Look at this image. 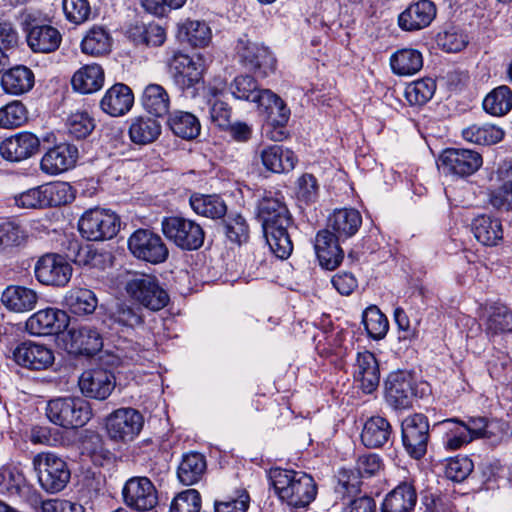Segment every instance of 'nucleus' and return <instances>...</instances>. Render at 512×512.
<instances>
[{
  "mask_svg": "<svg viewBox=\"0 0 512 512\" xmlns=\"http://www.w3.org/2000/svg\"><path fill=\"white\" fill-rule=\"evenodd\" d=\"M257 219L271 251L280 259H287L293 250L288 233L292 217L286 204L277 196L265 195L257 204Z\"/></svg>",
  "mask_w": 512,
  "mask_h": 512,
  "instance_id": "f257e3e1",
  "label": "nucleus"
},
{
  "mask_svg": "<svg viewBox=\"0 0 512 512\" xmlns=\"http://www.w3.org/2000/svg\"><path fill=\"white\" fill-rule=\"evenodd\" d=\"M269 479L278 497L290 506L305 507L316 497V483L305 472L273 468Z\"/></svg>",
  "mask_w": 512,
  "mask_h": 512,
  "instance_id": "f03ea898",
  "label": "nucleus"
},
{
  "mask_svg": "<svg viewBox=\"0 0 512 512\" xmlns=\"http://www.w3.org/2000/svg\"><path fill=\"white\" fill-rule=\"evenodd\" d=\"M48 420L65 429L85 426L92 417L90 403L80 397H57L46 405Z\"/></svg>",
  "mask_w": 512,
  "mask_h": 512,
  "instance_id": "7ed1b4c3",
  "label": "nucleus"
},
{
  "mask_svg": "<svg viewBox=\"0 0 512 512\" xmlns=\"http://www.w3.org/2000/svg\"><path fill=\"white\" fill-rule=\"evenodd\" d=\"M33 466L40 486L48 493L62 491L70 480L67 463L54 453H38L33 458Z\"/></svg>",
  "mask_w": 512,
  "mask_h": 512,
  "instance_id": "20e7f679",
  "label": "nucleus"
},
{
  "mask_svg": "<svg viewBox=\"0 0 512 512\" xmlns=\"http://www.w3.org/2000/svg\"><path fill=\"white\" fill-rule=\"evenodd\" d=\"M79 232L89 241L112 239L120 229V219L111 210L91 208L78 221Z\"/></svg>",
  "mask_w": 512,
  "mask_h": 512,
  "instance_id": "39448f33",
  "label": "nucleus"
},
{
  "mask_svg": "<svg viewBox=\"0 0 512 512\" xmlns=\"http://www.w3.org/2000/svg\"><path fill=\"white\" fill-rule=\"evenodd\" d=\"M125 290L133 300L152 311L161 310L169 302L168 293L152 275H132L125 283Z\"/></svg>",
  "mask_w": 512,
  "mask_h": 512,
  "instance_id": "423d86ee",
  "label": "nucleus"
},
{
  "mask_svg": "<svg viewBox=\"0 0 512 512\" xmlns=\"http://www.w3.org/2000/svg\"><path fill=\"white\" fill-rule=\"evenodd\" d=\"M162 232L167 239L183 250L199 249L205 232L197 222L183 217H168L162 221Z\"/></svg>",
  "mask_w": 512,
  "mask_h": 512,
  "instance_id": "0eeeda50",
  "label": "nucleus"
},
{
  "mask_svg": "<svg viewBox=\"0 0 512 512\" xmlns=\"http://www.w3.org/2000/svg\"><path fill=\"white\" fill-rule=\"evenodd\" d=\"M169 69L174 84L194 97L202 80L203 68L200 59L194 60L186 54L175 52L169 61Z\"/></svg>",
  "mask_w": 512,
  "mask_h": 512,
  "instance_id": "6e6552de",
  "label": "nucleus"
},
{
  "mask_svg": "<svg viewBox=\"0 0 512 512\" xmlns=\"http://www.w3.org/2000/svg\"><path fill=\"white\" fill-rule=\"evenodd\" d=\"M128 249L137 259L159 264L168 257V248L162 238L148 229H138L128 238Z\"/></svg>",
  "mask_w": 512,
  "mask_h": 512,
  "instance_id": "1a4fd4ad",
  "label": "nucleus"
},
{
  "mask_svg": "<svg viewBox=\"0 0 512 512\" xmlns=\"http://www.w3.org/2000/svg\"><path fill=\"white\" fill-rule=\"evenodd\" d=\"M72 266L57 253H47L35 263L34 274L37 281L46 286L64 287L72 277Z\"/></svg>",
  "mask_w": 512,
  "mask_h": 512,
  "instance_id": "9d476101",
  "label": "nucleus"
},
{
  "mask_svg": "<svg viewBox=\"0 0 512 512\" xmlns=\"http://www.w3.org/2000/svg\"><path fill=\"white\" fill-rule=\"evenodd\" d=\"M144 419L133 408H120L106 418V430L114 441L128 442L134 440L143 428Z\"/></svg>",
  "mask_w": 512,
  "mask_h": 512,
  "instance_id": "9b49d317",
  "label": "nucleus"
},
{
  "mask_svg": "<svg viewBox=\"0 0 512 512\" xmlns=\"http://www.w3.org/2000/svg\"><path fill=\"white\" fill-rule=\"evenodd\" d=\"M235 50L240 61L259 75L266 77L275 70L276 60L270 50L246 35L238 39Z\"/></svg>",
  "mask_w": 512,
  "mask_h": 512,
  "instance_id": "f8f14e48",
  "label": "nucleus"
},
{
  "mask_svg": "<svg viewBox=\"0 0 512 512\" xmlns=\"http://www.w3.org/2000/svg\"><path fill=\"white\" fill-rule=\"evenodd\" d=\"M126 506L137 511H150L158 504V493L152 481L145 476L129 478L122 489Z\"/></svg>",
  "mask_w": 512,
  "mask_h": 512,
  "instance_id": "ddd939ff",
  "label": "nucleus"
},
{
  "mask_svg": "<svg viewBox=\"0 0 512 512\" xmlns=\"http://www.w3.org/2000/svg\"><path fill=\"white\" fill-rule=\"evenodd\" d=\"M429 423L423 414L408 416L402 422V442L407 453L420 459L427 451Z\"/></svg>",
  "mask_w": 512,
  "mask_h": 512,
  "instance_id": "4468645a",
  "label": "nucleus"
},
{
  "mask_svg": "<svg viewBox=\"0 0 512 512\" xmlns=\"http://www.w3.org/2000/svg\"><path fill=\"white\" fill-rule=\"evenodd\" d=\"M69 324L68 314L58 308L47 307L32 314L26 321V330L35 336L56 335Z\"/></svg>",
  "mask_w": 512,
  "mask_h": 512,
  "instance_id": "2eb2a0df",
  "label": "nucleus"
},
{
  "mask_svg": "<svg viewBox=\"0 0 512 512\" xmlns=\"http://www.w3.org/2000/svg\"><path fill=\"white\" fill-rule=\"evenodd\" d=\"M489 203L500 211L512 210V161H503L491 174Z\"/></svg>",
  "mask_w": 512,
  "mask_h": 512,
  "instance_id": "dca6fc26",
  "label": "nucleus"
},
{
  "mask_svg": "<svg viewBox=\"0 0 512 512\" xmlns=\"http://www.w3.org/2000/svg\"><path fill=\"white\" fill-rule=\"evenodd\" d=\"M444 173L460 177L474 174L482 165V156L469 149H446L440 156Z\"/></svg>",
  "mask_w": 512,
  "mask_h": 512,
  "instance_id": "f3484780",
  "label": "nucleus"
},
{
  "mask_svg": "<svg viewBox=\"0 0 512 512\" xmlns=\"http://www.w3.org/2000/svg\"><path fill=\"white\" fill-rule=\"evenodd\" d=\"M14 361L24 368L41 371L54 363V353L46 345L33 341H24L13 350Z\"/></svg>",
  "mask_w": 512,
  "mask_h": 512,
  "instance_id": "a211bd4d",
  "label": "nucleus"
},
{
  "mask_svg": "<svg viewBox=\"0 0 512 512\" xmlns=\"http://www.w3.org/2000/svg\"><path fill=\"white\" fill-rule=\"evenodd\" d=\"M115 384L114 375L102 368L85 370L78 380L82 395L96 400L107 399L114 390Z\"/></svg>",
  "mask_w": 512,
  "mask_h": 512,
  "instance_id": "6ab92c4d",
  "label": "nucleus"
},
{
  "mask_svg": "<svg viewBox=\"0 0 512 512\" xmlns=\"http://www.w3.org/2000/svg\"><path fill=\"white\" fill-rule=\"evenodd\" d=\"M444 424L454 423L461 426V429L467 431L471 436V441L478 438H484L491 444H499L505 437L506 430L504 424L497 420H488L484 417H471L467 422L457 418L446 419Z\"/></svg>",
  "mask_w": 512,
  "mask_h": 512,
  "instance_id": "aec40b11",
  "label": "nucleus"
},
{
  "mask_svg": "<svg viewBox=\"0 0 512 512\" xmlns=\"http://www.w3.org/2000/svg\"><path fill=\"white\" fill-rule=\"evenodd\" d=\"M387 403L396 410L408 409L412 406L415 389L410 376L398 372L391 373L385 383Z\"/></svg>",
  "mask_w": 512,
  "mask_h": 512,
  "instance_id": "412c9836",
  "label": "nucleus"
},
{
  "mask_svg": "<svg viewBox=\"0 0 512 512\" xmlns=\"http://www.w3.org/2000/svg\"><path fill=\"white\" fill-rule=\"evenodd\" d=\"M66 349L70 353L94 355L101 350L103 341L100 333L90 326L73 327L64 337Z\"/></svg>",
  "mask_w": 512,
  "mask_h": 512,
  "instance_id": "4be33fe9",
  "label": "nucleus"
},
{
  "mask_svg": "<svg viewBox=\"0 0 512 512\" xmlns=\"http://www.w3.org/2000/svg\"><path fill=\"white\" fill-rule=\"evenodd\" d=\"M40 140L30 132H20L3 140L0 144L1 156L12 162L30 158L39 151Z\"/></svg>",
  "mask_w": 512,
  "mask_h": 512,
  "instance_id": "5701e85b",
  "label": "nucleus"
},
{
  "mask_svg": "<svg viewBox=\"0 0 512 512\" xmlns=\"http://www.w3.org/2000/svg\"><path fill=\"white\" fill-rule=\"evenodd\" d=\"M353 378L366 394L374 392L380 383L379 363L370 351L358 352L353 364Z\"/></svg>",
  "mask_w": 512,
  "mask_h": 512,
  "instance_id": "b1692460",
  "label": "nucleus"
},
{
  "mask_svg": "<svg viewBox=\"0 0 512 512\" xmlns=\"http://www.w3.org/2000/svg\"><path fill=\"white\" fill-rule=\"evenodd\" d=\"M78 158V148L69 143H61L50 148L42 157L41 170L49 175H58L74 167Z\"/></svg>",
  "mask_w": 512,
  "mask_h": 512,
  "instance_id": "393cba45",
  "label": "nucleus"
},
{
  "mask_svg": "<svg viewBox=\"0 0 512 512\" xmlns=\"http://www.w3.org/2000/svg\"><path fill=\"white\" fill-rule=\"evenodd\" d=\"M338 237L330 231L323 229L315 238V251L320 265L327 270H334L343 260V250L339 245Z\"/></svg>",
  "mask_w": 512,
  "mask_h": 512,
  "instance_id": "a878e982",
  "label": "nucleus"
},
{
  "mask_svg": "<svg viewBox=\"0 0 512 512\" xmlns=\"http://www.w3.org/2000/svg\"><path fill=\"white\" fill-rule=\"evenodd\" d=\"M436 16V6L430 0L410 4L398 17V24L406 31H416L430 25Z\"/></svg>",
  "mask_w": 512,
  "mask_h": 512,
  "instance_id": "bb28decb",
  "label": "nucleus"
},
{
  "mask_svg": "<svg viewBox=\"0 0 512 512\" xmlns=\"http://www.w3.org/2000/svg\"><path fill=\"white\" fill-rule=\"evenodd\" d=\"M38 300L37 291L22 285H9L1 294L2 305L13 313H26L33 310Z\"/></svg>",
  "mask_w": 512,
  "mask_h": 512,
  "instance_id": "cd10ccee",
  "label": "nucleus"
},
{
  "mask_svg": "<svg viewBox=\"0 0 512 512\" xmlns=\"http://www.w3.org/2000/svg\"><path fill=\"white\" fill-rule=\"evenodd\" d=\"M417 499L413 482H401L385 496L381 512H413Z\"/></svg>",
  "mask_w": 512,
  "mask_h": 512,
  "instance_id": "c85d7f7f",
  "label": "nucleus"
},
{
  "mask_svg": "<svg viewBox=\"0 0 512 512\" xmlns=\"http://www.w3.org/2000/svg\"><path fill=\"white\" fill-rule=\"evenodd\" d=\"M134 95L132 90L123 83L114 84L101 99L100 107L106 114L119 117L132 108Z\"/></svg>",
  "mask_w": 512,
  "mask_h": 512,
  "instance_id": "c756f323",
  "label": "nucleus"
},
{
  "mask_svg": "<svg viewBox=\"0 0 512 512\" xmlns=\"http://www.w3.org/2000/svg\"><path fill=\"white\" fill-rule=\"evenodd\" d=\"M362 224L360 212L354 208L335 209L328 217L326 229L338 239L346 240L357 233Z\"/></svg>",
  "mask_w": 512,
  "mask_h": 512,
  "instance_id": "7c9ffc66",
  "label": "nucleus"
},
{
  "mask_svg": "<svg viewBox=\"0 0 512 512\" xmlns=\"http://www.w3.org/2000/svg\"><path fill=\"white\" fill-rule=\"evenodd\" d=\"M260 158L264 167L273 173H288L298 161L291 149L276 144L262 149Z\"/></svg>",
  "mask_w": 512,
  "mask_h": 512,
  "instance_id": "2f4dec72",
  "label": "nucleus"
},
{
  "mask_svg": "<svg viewBox=\"0 0 512 512\" xmlns=\"http://www.w3.org/2000/svg\"><path fill=\"white\" fill-rule=\"evenodd\" d=\"M34 73L24 65L6 70L1 76V87L5 93L19 96L29 92L34 86Z\"/></svg>",
  "mask_w": 512,
  "mask_h": 512,
  "instance_id": "473e14b6",
  "label": "nucleus"
},
{
  "mask_svg": "<svg viewBox=\"0 0 512 512\" xmlns=\"http://www.w3.org/2000/svg\"><path fill=\"white\" fill-rule=\"evenodd\" d=\"M62 41L60 32L50 25L33 26L27 35V43L34 52L50 53L56 51Z\"/></svg>",
  "mask_w": 512,
  "mask_h": 512,
  "instance_id": "72a5a7b5",
  "label": "nucleus"
},
{
  "mask_svg": "<svg viewBox=\"0 0 512 512\" xmlns=\"http://www.w3.org/2000/svg\"><path fill=\"white\" fill-rule=\"evenodd\" d=\"M392 427L381 416H372L364 424L361 432V441L368 448H380L390 438Z\"/></svg>",
  "mask_w": 512,
  "mask_h": 512,
  "instance_id": "f704fd0d",
  "label": "nucleus"
},
{
  "mask_svg": "<svg viewBox=\"0 0 512 512\" xmlns=\"http://www.w3.org/2000/svg\"><path fill=\"white\" fill-rule=\"evenodd\" d=\"M472 232L475 238L486 246H496L503 239L501 221L489 215L476 217L472 222Z\"/></svg>",
  "mask_w": 512,
  "mask_h": 512,
  "instance_id": "c9c22d12",
  "label": "nucleus"
},
{
  "mask_svg": "<svg viewBox=\"0 0 512 512\" xmlns=\"http://www.w3.org/2000/svg\"><path fill=\"white\" fill-rule=\"evenodd\" d=\"M75 91L90 94L100 90L104 83V71L98 64L85 65L76 71L72 77Z\"/></svg>",
  "mask_w": 512,
  "mask_h": 512,
  "instance_id": "e433bc0d",
  "label": "nucleus"
},
{
  "mask_svg": "<svg viewBox=\"0 0 512 512\" xmlns=\"http://www.w3.org/2000/svg\"><path fill=\"white\" fill-rule=\"evenodd\" d=\"M144 109L155 117L165 116L170 109V97L166 89L156 83L147 85L141 97Z\"/></svg>",
  "mask_w": 512,
  "mask_h": 512,
  "instance_id": "4c0bfd02",
  "label": "nucleus"
},
{
  "mask_svg": "<svg viewBox=\"0 0 512 512\" xmlns=\"http://www.w3.org/2000/svg\"><path fill=\"white\" fill-rule=\"evenodd\" d=\"M64 302L69 311L75 315L92 314L98 305L95 293L86 288H72L65 294Z\"/></svg>",
  "mask_w": 512,
  "mask_h": 512,
  "instance_id": "58836bf2",
  "label": "nucleus"
},
{
  "mask_svg": "<svg viewBox=\"0 0 512 512\" xmlns=\"http://www.w3.org/2000/svg\"><path fill=\"white\" fill-rule=\"evenodd\" d=\"M392 71L399 76H412L423 67L422 54L411 48L396 51L390 58Z\"/></svg>",
  "mask_w": 512,
  "mask_h": 512,
  "instance_id": "ea45409f",
  "label": "nucleus"
},
{
  "mask_svg": "<svg viewBox=\"0 0 512 512\" xmlns=\"http://www.w3.org/2000/svg\"><path fill=\"white\" fill-rule=\"evenodd\" d=\"M207 464L205 457L196 452L183 456L177 470L179 481L187 486L200 481L206 472Z\"/></svg>",
  "mask_w": 512,
  "mask_h": 512,
  "instance_id": "a19ab883",
  "label": "nucleus"
},
{
  "mask_svg": "<svg viewBox=\"0 0 512 512\" xmlns=\"http://www.w3.org/2000/svg\"><path fill=\"white\" fill-rule=\"evenodd\" d=\"M190 206L192 210L203 217L211 219H220L225 216L227 206L224 200L218 195H205L195 193L190 197Z\"/></svg>",
  "mask_w": 512,
  "mask_h": 512,
  "instance_id": "79ce46f5",
  "label": "nucleus"
},
{
  "mask_svg": "<svg viewBox=\"0 0 512 512\" xmlns=\"http://www.w3.org/2000/svg\"><path fill=\"white\" fill-rule=\"evenodd\" d=\"M167 123L171 131L180 138L191 140L200 134V122L190 112L174 111L170 114Z\"/></svg>",
  "mask_w": 512,
  "mask_h": 512,
  "instance_id": "37998d69",
  "label": "nucleus"
},
{
  "mask_svg": "<svg viewBox=\"0 0 512 512\" xmlns=\"http://www.w3.org/2000/svg\"><path fill=\"white\" fill-rule=\"evenodd\" d=\"M178 38L193 47H205L211 41L212 32L204 21L186 20L179 25Z\"/></svg>",
  "mask_w": 512,
  "mask_h": 512,
  "instance_id": "c03bdc74",
  "label": "nucleus"
},
{
  "mask_svg": "<svg viewBox=\"0 0 512 512\" xmlns=\"http://www.w3.org/2000/svg\"><path fill=\"white\" fill-rule=\"evenodd\" d=\"M127 33L136 45L160 46L166 38L164 29L155 23H135L130 26Z\"/></svg>",
  "mask_w": 512,
  "mask_h": 512,
  "instance_id": "a18cd8bd",
  "label": "nucleus"
},
{
  "mask_svg": "<svg viewBox=\"0 0 512 512\" xmlns=\"http://www.w3.org/2000/svg\"><path fill=\"white\" fill-rule=\"evenodd\" d=\"M161 133V125L155 119L139 117L132 121L129 135L132 142L145 145L155 141Z\"/></svg>",
  "mask_w": 512,
  "mask_h": 512,
  "instance_id": "49530a36",
  "label": "nucleus"
},
{
  "mask_svg": "<svg viewBox=\"0 0 512 512\" xmlns=\"http://www.w3.org/2000/svg\"><path fill=\"white\" fill-rule=\"evenodd\" d=\"M466 141L478 145H493L500 142L504 137V131L492 124H473L462 131Z\"/></svg>",
  "mask_w": 512,
  "mask_h": 512,
  "instance_id": "de8ad7c7",
  "label": "nucleus"
},
{
  "mask_svg": "<svg viewBox=\"0 0 512 512\" xmlns=\"http://www.w3.org/2000/svg\"><path fill=\"white\" fill-rule=\"evenodd\" d=\"M82 52L91 56H101L111 49L109 33L99 26L92 27L81 42Z\"/></svg>",
  "mask_w": 512,
  "mask_h": 512,
  "instance_id": "09e8293b",
  "label": "nucleus"
},
{
  "mask_svg": "<svg viewBox=\"0 0 512 512\" xmlns=\"http://www.w3.org/2000/svg\"><path fill=\"white\" fill-rule=\"evenodd\" d=\"M484 110L493 116H503L512 109V91L502 85L493 89L483 100Z\"/></svg>",
  "mask_w": 512,
  "mask_h": 512,
  "instance_id": "8fccbe9b",
  "label": "nucleus"
},
{
  "mask_svg": "<svg viewBox=\"0 0 512 512\" xmlns=\"http://www.w3.org/2000/svg\"><path fill=\"white\" fill-rule=\"evenodd\" d=\"M28 235L26 230L13 221L0 223V253H6L24 245Z\"/></svg>",
  "mask_w": 512,
  "mask_h": 512,
  "instance_id": "3c124183",
  "label": "nucleus"
},
{
  "mask_svg": "<svg viewBox=\"0 0 512 512\" xmlns=\"http://www.w3.org/2000/svg\"><path fill=\"white\" fill-rule=\"evenodd\" d=\"M46 207L61 206L72 202L75 194L67 182H54L42 185Z\"/></svg>",
  "mask_w": 512,
  "mask_h": 512,
  "instance_id": "603ef678",
  "label": "nucleus"
},
{
  "mask_svg": "<svg viewBox=\"0 0 512 512\" xmlns=\"http://www.w3.org/2000/svg\"><path fill=\"white\" fill-rule=\"evenodd\" d=\"M362 322L367 334L373 339L383 338L389 328L387 318L376 306H369L364 310Z\"/></svg>",
  "mask_w": 512,
  "mask_h": 512,
  "instance_id": "864d4df0",
  "label": "nucleus"
},
{
  "mask_svg": "<svg viewBox=\"0 0 512 512\" xmlns=\"http://www.w3.org/2000/svg\"><path fill=\"white\" fill-rule=\"evenodd\" d=\"M436 90V83L431 78L414 81L405 88V97L411 105H424Z\"/></svg>",
  "mask_w": 512,
  "mask_h": 512,
  "instance_id": "5fc2aeb1",
  "label": "nucleus"
},
{
  "mask_svg": "<svg viewBox=\"0 0 512 512\" xmlns=\"http://www.w3.org/2000/svg\"><path fill=\"white\" fill-rule=\"evenodd\" d=\"M109 319L119 326L134 328L143 322L139 310L125 302H118L108 311Z\"/></svg>",
  "mask_w": 512,
  "mask_h": 512,
  "instance_id": "6e6d98bb",
  "label": "nucleus"
},
{
  "mask_svg": "<svg viewBox=\"0 0 512 512\" xmlns=\"http://www.w3.org/2000/svg\"><path fill=\"white\" fill-rule=\"evenodd\" d=\"M28 119L27 109L20 101H12L0 108V127L13 129L23 125Z\"/></svg>",
  "mask_w": 512,
  "mask_h": 512,
  "instance_id": "4d7b16f0",
  "label": "nucleus"
},
{
  "mask_svg": "<svg viewBox=\"0 0 512 512\" xmlns=\"http://www.w3.org/2000/svg\"><path fill=\"white\" fill-rule=\"evenodd\" d=\"M486 329L491 334L511 332L512 311L504 305L491 307V311L486 322Z\"/></svg>",
  "mask_w": 512,
  "mask_h": 512,
  "instance_id": "13d9d810",
  "label": "nucleus"
},
{
  "mask_svg": "<svg viewBox=\"0 0 512 512\" xmlns=\"http://www.w3.org/2000/svg\"><path fill=\"white\" fill-rule=\"evenodd\" d=\"M226 237L235 244L241 245L249 239V227L245 218L240 214H230L223 221Z\"/></svg>",
  "mask_w": 512,
  "mask_h": 512,
  "instance_id": "bf43d9fd",
  "label": "nucleus"
},
{
  "mask_svg": "<svg viewBox=\"0 0 512 512\" xmlns=\"http://www.w3.org/2000/svg\"><path fill=\"white\" fill-rule=\"evenodd\" d=\"M95 124L93 118L85 111L72 113L67 120V129L76 139L86 138L93 130Z\"/></svg>",
  "mask_w": 512,
  "mask_h": 512,
  "instance_id": "052dcab7",
  "label": "nucleus"
},
{
  "mask_svg": "<svg viewBox=\"0 0 512 512\" xmlns=\"http://www.w3.org/2000/svg\"><path fill=\"white\" fill-rule=\"evenodd\" d=\"M229 89L231 94L236 99L246 100L250 102L255 100V97L260 90L256 80L248 75L237 76L231 82Z\"/></svg>",
  "mask_w": 512,
  "mask_h": 512,
  "instance_id": "680f3d73",
  "label": "nucleus"
},
{
  "mask_svg": "<svg viewBox=\"0 0 512 512\" xmlns=\"http://www.w3.org/2000/svg\"><path fill=\"white\" fill-rule=\"evenodd\" d=\"M473 462L467 456L449 458L445 463V476L454 481H464L473 471Z\"/></svg>",
  "mask_w": 512,
  "mask_h": 512,
  "instance_id": "e2e57ef3",
  "label": "nucleus"
},
{
  "mask_svg": "<svg viewBox=\"0 0 512 512\" xmlns=\"http://www.w3.org/2000/svg\"><path fill=\"white\" fill-rule=\"evenodd\" d=\"M200 508V493L195 489H187L173 499L170 512H199Z\"/></svg>",
  "mask_w": 512,
  "mask_h": 512,
  "instance_id": "0e129e2a",
  "label": "nucleus"
},
{
  "mask_svg": "<svg viewBox=\"0 0 512 512\" xmlns=\"http://www.w3.org/2000/svg\"><path fill=\"white\" fill-rule=\"evenodd\" d=\"M63 11L68 21L82 24L88 20L91 8L87 0H63Z\"/></svg>",
  "mask_w": 512,
  "mask_h": 512,
  "instance_id": "69168bd1",
  "label": "nucleus"
},
{
  "mask_svg": "<svg viewBox=\"0 0 512 512\" xmlns=\"http://www.w3.org/2000/svg\"><path fill=\"white\" fill-rule=\"evenodd\" d=\"M24 485L23 475L10 468L0 469V491L10 496L18 495Z\"/></svg>",
  "mask_w": 512,
  "mask_h": 512,
  "instance_id": "338daca9",
  "label": "nucleus"
},
{
  "mask_svg": "<svg viewBox=\"0 0 512 512\" xmlns=\"http://www.w3.org/2000/svg\"><path fill=\"white\" fill-rule=\"evenodd\" d=\"M15 203L18 207L26 209L46 208L43 186L29 189L15 197Z\"/></svg>",
  "mask_w": 512,
  "mask_h": 512,
  "instance_id": "774afa93",
  "label": "nucleus"
}]
</instances>
